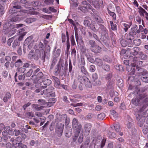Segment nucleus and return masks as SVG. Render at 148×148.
I'll use <instances>...</instances> for the list:
<instances>
[{"mask_svg": "<svg viewBox=\"0 0 148 148\" xmlns=\"http://www.w3.org/2000/svg\"><path fill=\"white\" fill-rule=\"evenodd\" d=\"M143 103L144 105L143 106L136 114V119L138 121V125L140 127L143 126L145 121V118L147 117V118L146 122L148 124V109L145 112H143L144 110L148 106V98H146Z\"/></svg>", "mask_w": 148, "mask_h": 148, "instance_id": "f257e3e1", "label": "nucleus"}, {"mask_svg": "<svg viewBox=\"0 0 148 148\" xmlns=\"http://www.w3.org/2000/svg\"><path fill=\"white\" fill-rule=\"evenodd\" d=\"M110 117L112 120L115 121L117 119L118 115L115 110L113 109L110 110Z\"/></svg>", "mask_w": 148, "mask_h": 148, "instance_id": "a211bd4d", "label": "nucleus"}, {"mask_svg": "<svg viewBox=\"0 0 148 148\" xmlns=\"http://www.w3.org/2000/svg\"><path fill=\"white\" fill-rule=\"evenodd\" d=\"M89 27L94 32H95L96 30H97V26L96 23H95L94 21H91V24H90Z\"/></svg>", "mask_w": 148, "mask_h": 148, "instance_id": "a878e982", "label": "nucleus"}, {"mask_svg": "<svg viewBox=\"0 0 148 148\" xmlns=\"http://www.w3.org/2000/svg\"><path fill=\"white\" fill-rule=\"evenodd\" d=\"M88 44L90 46V49L92 48L96 45L95 42L91 40L89 41Z\"/></svg>", "mask_w": 148, "mask_h": 148, "instance_id": "79ce46f5", "label": "nucleus"}, {"mask_svg": "<svg viewBox=\"0 0 148 148\" xmlns=\"http://www.w3.org/2000/svg\"><path fill=\"white\" fill-rule=\"evenodd\" d=\"M127 50H129L132 55L135 56L138 54L140 51V49L138 47H135L132 49L128 48Z\"/></svg>", "mask_w": 148, "mask_h": 148, "instance_id": "2eb2a0df", "label": "nucleus"}, {"mask_svg": "<svg viewBox=\"0 0 148 148\" xmlns=\"http://www.w3.org/2000/svg\"><path fill=\"white\" fill-rule=\"evenodd\" d=\"M70 39L71 45L72 46H73L75 45H76L74 36L73 35H72L70 37Z\"/></svg>", "mask_w": 148, "mask_h": 148, "instance_id": "a18cd8bd", "label": "nucleus"}, {"mask_svg": "<svg viewBox=\"0 0 148 148\" xmlns=\"http://www.w3.org/2000/svg\"><path fill=\"white\" fill-rule=\"evenodd\" d=\"M106 115L103 113H101L98 115L97 118L100 120H103L105 117Z\"/></svg>", "mask_w": 148, "mask_h": 148, "instance_id": "37998d69", "label": "nucleus"}, {"mask_svg": "<svg viewBox=\"0 0 148 148\" xmlns=\"http://www.w3.org/2000/svg\"><path fill=\"white\" fill-rule=\"evenodd\" d=\"M108 13L109 15L112 16L113 21H115L116 20V16L115 13L112 12L108 9Z\"/></svg>", "mask_w": 148, "mask_h": 148, "instance_id": "c85d7f7f", "label": "nucleus"}, {"mask_svg": "<svg viewBox=\"0 0 148 148\" xmlns=\"http://www.w3.org/2000/svg\"><path fill=\"white\" fill-rule=\"evenodd\" d=\"M53 73L55 75H58L59 74H63L64 70L63 69H61L59 64H58L56 65V68L54 69Z\"/></svg>", "mask_w": 148, "mask_h": 148, "instance_id": "4468645a", "label": "nucleus"}, {"mask_svg": "<svg viewBox=\"0 0 148 148\" xmlns=\"http://www.w3.org/2000/svg\"><path fill=\"white\" fill-rule=\"evenodd\" d=\"M57 62V59L56 58L54 57L53 58L51 61V64H50L49 71H52L54 67L55 66Z\"/></svg>", "mask_w": 148, "mask_h": 148, "instance_id": "f3484780", "label": "nucleus"}, {"mask_svg": "<svg viewBox=\"0 0 148 148\" xmlns=\"http://www.w3.org/2000/svg\"><path fill=\"white\" fill-rule=\"evenodd\" d=\"M14 15L16 16H13L12 18L10 19V21L12 22H16L18 21L19 19V17H18L19 15L20 14V13H17L16 14V13H14Z\"/></svg>", "mask_w": 148, "mask_h": 148, "instance_id": "bb28decb", "label": "nucleus"}, {"mask_svg": "<svg viewBox=\"0 0 148 148\" xmlns=\"http://www.w3.org/2000/svg\"><path fill=\"white\" fill-rule=\"evenodd\" d=\"M15 66L16 67H18L21 66L23 65V62L20 60L19 59L15 62Z\"/></svg>", "mask_w": 148, "mask_h": 148, "instance_id": "4c0bfd02", "label": "nucleus"}, {"mask_svg": "<svg viewBox=\"0 0 148 148\" xmlns=\"http://www.w3.org/2000/svg\"><path fill=\"white\" fill-rule=\"evenodd\" d=\"M77 82L82 85H84L88 88H91L92 84L89 79L85 76L79 75L77 77Z\"/></svg>", "mask_w": 148, "mask_h": 148, "instance_id": "20e7f679", "label": "nucleus"}, {"mask_svg": "<svg viewBox=\"0 0 148 148\" xmlns=\"http://www.w3.org/2000/svg\"><path fill=\"white\" fill-rule=\"evenodd\" d=\"M143 28L141 29L140 31V33L141 32V34H147L148 32V30L147 28H144L143 27Z\"/></svg>", "mask_w": 148, "mask_h": 148, "instance_id": "603ef678", "label": "nucleus"}, {"mask_svg": "<svg viewBox=\"0 0 148 148\" xmlns=\"http://www.w3.org/2000/svg\"><path fill=\"white\" fill-rule=\"evenodd\" d=\"M25 74H23V75H19L18 76V79L20 80H23L25 79Z\"/></svg>", "mask_w": 148, "mask_h": 148, "instance_id": "69168bd1", "label": "nucleus"}, {"mask_svg": "<svg viewBox=\"0 0 148 148\" xmlns=\"http://www.w3.org/2000/svg\"><path fill=\"white\" fill-rule=\"evenodd\" d=\"M141 43V40L138 38H136L133 41V44L136 46L140 45Z\"/></svg>", "mask_w": 148, "mask_h": 148, "instance_id": "f704fd0d", "label": "nucleus"}, {"mask_svg": "<svg viewBox=\"0 0 148 148\" xmlns=\"http://www.w3.org/2000/svg\"><path fill=\"white\" fill-rule=\"evenodd\" d=\"M11 98V95L10 92H7L3 98V101L5 102H7L8 99Z\"/></svg>", "mask_w": 148, "mask_h": 148, "instance_id": "cd10ccee", "label": "nucleus"}, {"mask_svg": "<svg viewBox=\"0 0 148 148\" xmlns=\"http://www.w3.org/2000/svg\"><path fill=\"white\" fill-rule=\"evenodd\" d=\"M40 56V53L38 49L36 50L34 52V50H32L29 52L28 57L30 59H34L35 60H37Z\"/></svg>", "mask_w": 148, "mask_h": 148, "instance_id": "0eeeda50", "label": "nucleus"}, {"mask_svg": "<svg viewBox=\"0 0 148 148\" xmlns=\"http://www.w3.org/2000/svg\"><path fill=\"white\" fill-rule=\"evenodd\" d=\"M17 70L18 72L21 73H23L25 71L26 69L23 67L18 68Z\"/></svg>", "mask_w": 148, "mask_h": 148, "instance_id": "6e6d98bb", "label": "nucleus"}, {"mask_svg": "<svg viewBox=\"0 0 148 148\" xmlns=\"http://www.w3.org/2000/svg\"><path fill=\"white\" fill-rule=\"evenodd\" d=\"M102 68L104 70L106 71H109L110 69V66L108 65H104L103 66Z\"/></svg>", "mask_w": 148, "mask_h": 148, "instance_id": "4d7b16f0", "label": "nucleus"}, {"mask_svg": "<svg viewBox=\"0 0 148 148\" xmlns=\"http://www.w3.org/2000/svg\"><path fill=\"white\" fill-rule=\"evenodd\" d=\"M139 58L134 57L133 59V63L131 64V65H129L127 67V71H131L130 73L132 75H134L135 73L136 66L137 67H140L142 66L143 62L139 60Z\"/></svg>", "mask_w": 148, "mask_h": 148, "instance_id": "7ed1b4c3", "label": "nucleus"}, {"mask_svg": "<svg viewBox=\"0 0 148 148\" xmlns=\"http://www.w3.org/2000/svg\"><path fill=\"white\" fill-rule=\"evenodd\" d=\"M110 23L111 26V28L112 30L116 31L117 29V26L116 24H114L112 21H110Z\"/></svg>", "mask_w": 148, "mask_h": 148, "instance_id": "473e14b6", "label": "nucleus"}, {"mask_svg": "<svg viewBox=\"0 0 148 148\" xmlns=\"http://www.w3.org/2000/svg\"><path fill=\"white\" fill-rule=\"evenodd\" d=\"M91 50L93 52L99 53L101 51V48L98 45H96L92 48H91Z\"/></svg>", "mask_w": 148, "mask_h": 148, "instance_id": "412c9836", "label": "nucleus"}, {"mask_svg": "<svg viewBox=\"0 0 148 148\" xmlns=\"http://www.w3.org/2000/svg\"><path fill=\"white\" fill-rule=\"evenodd\" d=\"M64 125L61 124H58L56 127V132L58 137L61 136L62 134Z\"/></svg>", "mask_w": 148, "mask_h": 148, "instance_id": "9d476101", "label": "nucleus"}, {"mask_svg": "<svg viewBox=\"0 0 148 148\" xmlns=\"http://www.w3.org/2000/svg\"><path fill=\"white\" fill-rule=\"evenodd\" d=\"M93 18L94 20L97 23H103V20L99 16V14L96 15H92Z\"/></svg>", "mask_w": 148, "mask_h": 148, "instance_id": "6ab92c4d", "label": "nucleus"}, {"mask_svg": "<svg viewBox=\"0 0 148 148\" xmlns=\"http://www.w3.org/2000/svg\"><path fill=\"white\" fill-rule=\"evenodd\" d=\"M54 88L51 86H50L44 90L43 91L40 92V94L43 95V94L46 95L48 97H55V94L54 91Z\"/></svg>", "mask_w": 148, "mask_h": 148, "instance_id": "423d86ee", "label": "nucleus"}, {"mask_svg": "<svg viewBox=\"0 0 148 148\" xmlns=\"http://www.w3.org/2000/svg\"><path fill=\"white\" fill-rule=\"evenodd\" d=\"M38 47L40 50L42 52H43L44 51L45 47L43 44L41 42L39 43L38 44Z\"/></svg>", "mask_w": 148, "mask_h": 148, "instance_id": "49530a36", "label": "nucleus"}, {"mask_svg": "<svg viewBox=\"0 0 148 148\" xmlns=\"http://www.w3.org/2000/svg\"><path fill=\"white\" fill-rule=\"evenodd\" d=\"M81 130V129H78L75 130V132H74V134L73 136H76L78 138L79 134Z\"/></svg>", "mask_w": 148, "mask_h": 148, "instance_id": "3c124183", "label": "nucleus"}, {"mask_svg": "<svg viewBox=\"0 0 148 148\" xmlns=\"http://www.w3.org/2000/svg\"><path fill=\"white\" fill-rule=\"evenodd\" d=\"M84 138V136L83 134H80L78 140V143L80 144L83 141Z\"/></svg>", "mask_w": 148, "mask_h": 148, "instance_id": "13d9d810", "label": "nucleus"}, {"mask_svg": "<svg viewBox=\"0 0 148 148\" xmlns=\"http://www.w3.org/2000/svg\"><path fill=\"white\" fill-rule=\"evenodd\" d=\"M123 30L125 32H126L128 31L129 29L130 28V25H129L128 24L126 23H123Z\"/></svg>", "mask_w": 148, "mask_h": 148, "instance_id": "ea45409f", "label": "nucleus"}, {"mask_svg": "<svg viewBox=\"0 0 148 148\" xmlns=\"http://www.w3.org/2000/svg\"><path fill=\"white\" fill-rule=\"evenodd\" d=\"M40 70V69L38 68H37L36 70L34 71L32 69H30L29 71L26 73V76L27 77H30L33 73V75L32 76V77H33L34 76H36L35 74L38 72Z\"/></svg>", "mask_w": 148, "mask_h": 148, "instance_id": "dca6fc26", "label": "nucleus"}, {"mask_svg": "<svg viewBox=\"0 0 148 148\" xmlns=\"http://www.w3.org/2000/svg\"><path fill=\"white\" fill-rule=\"evenodd\" d=\"M43 82V83L45 85H49L51 84V81L48 79H45L43 80V81H42Z\"/></svg>", "mask_w": 148, "mask_h": 148, "instance_id": "a19ab883", "label": "nucleus"}, {"mask_svg": "<svg viewBox=\"0 0 148 148\" xmlns=\"http://www.w3.org/2000/svg\"><path fill=\"white\" fill-rule=\"evenodd\" d=\"M20 42L17 40H14L12 44V47L14 49H16V47L18 48L20 46Z\"/></svg>", "mask_w": 148, "mask_h": 148, "instance_id": "2f4dec72", "label": "nucleus"}, {"mask_svg": "<svg viewBox=\"0 0 148 148\" xmlns=\"http://www.w3.org/2000/svg\"><path fill=\"white\" fill-rule=\"evenodd\" d=\"M146 90V89L145 87L139 89L136 88L135 91L133 93L137 94V95L136 97H134L132 99V103L136 106H140L142 105V107L144 105L143 103L145 101L146 99L148 98L146 97L144 99L147 95L146 93H144Z\"/></svg>", "mask_w": 148, "mask_h": 148, "instance_id": "f03ea898", "label": "nucleus"}, {"mask_svg": "<svg viewBox=\"0 0 148 148\" xmlns=\"http://www.w3.org/2000/svg\"><path fill=\"white\" fill-rule=\"evenodd\" d=\"M72 128L74 130L81 129L82 126L79 124L78 120L76 118H74L72 120Z\"/></svg>", "mask_w": 148, "mask_h": 148, "instance_id": "f8f14e48", "label": "nucleus"}, {"mask_svg": "<svg viewBox=\"0 0 148 148\" xmlns=\"http://www.w3.org/2000/svg\"><path fill=\"white\" fill-rule=\"evenodd\" d=\"M143 28V26L141 25H139V29H138L137 25L136 24L133 25L131 27L129 32L131 33L134 36L137 34H139L140 33V31Z\"/></svg>", "mask_w": 148, "mask_h": 148, "instance_id": "6e6552de", "label": "nucleus"}, {"mask_svg": "<svg viewBox=\"0 0 148 148\" xmlns=\"http://www.w3.org/2000/svg\"><path fill=\"white\" fill-rule=\"evenodd\" d=\"M33 107L37 110H40L44 108L43 106H40L37 104H33Z\"/></svg>", "mask_w": 148, "mask_h": 148, "instance_id": "e433bc0d", "label": "nucleus"}, {"mask_svg": "<svg viewBox=\"0 0 148 148\" xmlns=\"http://www.w3.org/2000/svg\"><path fill=\"white\" fill-rule=\"evenodd\" d=\"M62 42L64 43H65L66 40V36L65 34L64 33L62 34Z\"/></svg>", "mask_w": 148, "mask_h": 148, "instance_id": "680f3d73", "label": "nucleus"}, {"mask_svg": "<svg viewBox=\"0 0 148 148\" xmlns=\"http://www.w3.org/2000/svg\"><path fill=\"white\" fill-rule=\"evenodd\" d=\"M66 50L67 51H69L70 48V44L69 40H66Z\"/></svg>", "mask_w": 148, "mask_h": 148, "instance_id": "bf43d9fd", "label": "nucleus"}, {"mask_svg": "<svg viewBox=\"0 0 148 148\" xmlns=\"http://www.w3.org/2000/svg\"><path fill=\"white\" fill-rule=\"evenodd\" d=\"M120 43L122 47H125L127 46V42L125 40H122L120 41Z\"/></svg>", "mask_w": 148, "mask_h": 148, "instance_id": "052dcab7", "label": "nucleus"}, {"mask_svg": "<svg viewBox=\"0 0 148 148\" xmlns=\"http://www.w3.org/2000/svg\"><path fill=\"white\" fill-rule=\"evenodd\" d=\"M52 78L54 81V85L55 87L58 88H60L61 84L59 79L57 77L54 76L52 77Z\"/></svg>", "mask_w": 148, "mask_h": 148, "instance_id": "5701e85b", "label": "nucleus"}, {"mask_svg": "<svg viewBox=\"0 0 148 148\" xmlns=\"http://www.w3.org/2000/svg\"><path fill=\"white\" fill-rule=\"evenodd\" d=\"M92 5L97 9L98 10L101 8L103 7V3L102 0H97L93 1Z\"/></svg>", "mask_w": 148, "mask_h": 148, "instance_id": "1a4fd4ad", "label": "nucleus"}, {"mask_svg": "<svg viewBox=\"0 0 148 148\" xmlns=\"http://www.w3.org/2000/svg\"><path fill=\"white\" fill-rule=\"evenodd\" d=\"M125 37L127 40H130L131 42L132 40L134 39L135 38L134 35L130 32L128 33H126L125 34Z\"/></svg>", "mask_w": 148, "mask_h": 148, "instance_id": "4be33fe9", "label": "nucleus"}, {"mask_svg": "<svg viewBox=\"0 0 148 148\" xmlns=\"http://www.w3.org/2000/svg\"><path fill=\"white\" fill-rule=\"evenodd\" d=\"M32 37L29 36L27 37L25 40L24 42V45L25 44L28 45L31 41Z\"/></svg>", "mask_w": 148, "mask_h": 148, "instance_id": "de8ad7c7", "label": "nucleus"}, {"mask_svg": "<svg viewBox=\"0 0 148 148\" xmlns=\"http://www.w3.org/2000/svg\"><path fill=\"white\" fill-rule=\"evenodd\" d=\"M61 51L60 49H58L56 52L54 53V55L56 58H57L59 56L60 53Z\"/></svg>", "mask_w": 148, "mask_h": 148, "instance_id": "864d4df0", "label": "nucleus"}, {"mask_svg": "<svg viewBox=\"0 0 148 148\" xmlns=\"http://www.w3.org/2000/svg\"><path fill=\"white\" fill-rule=\"evenodd\" d=\"M106 140V138H103L102 139V141H101V148L103 147L104 146Z\"/></svg>", "mask_w": 148, "mask_h": 148, "instance_id": "e2e57ef3", "label": "nucleus"}, {"mask_svg": "<svg viewBox=\"0 0 148 148\" xmlns=\"http://www.w3.org/2000/svg\"><path fill=\"white\" fill-rule=\"evenodd\" d=\"M95 62L96 64L99 66H101L103 65V61L102 59L99 58H96L95 59Z\"/></svg>", "mask_w": 148, "mask_h": 148, "instance_id": "7c9ffc66", "label": "nucleus"}, {"mask_svg": "<svg viewBox=\"0 0 148 148\" xmlns=\"http://www.w3.org/2000/svg\"><path fill=\"white\" fill-rule=\"evenodd\" d=\"M78 9L84 12H85L87 11L86 8V7L79 6Z\"/></svg>", "mask_w": 148, "mask_h": 148, "instance_id": "8fccbe9b", "label": "nucleus"}, {"mask_svg": "<svg viewBox=\"0 0 148 148\" xmlns=\"http://www.w3.org/2000/svg\"><path fill=\"white\" fill-rule=\"evenodd\" d=\"M84 24L86 27H89L90 23L89 21L88 20H85L84 21Z\"/></svg>", "mask_w": 148, "mask_h": 148, "instance_id": "0e129e2a", "label": "nucleus"}, {"mask_svg": "<svg viewBox=\"0 0 148 148\" xmlns=\"http://www.w3.org/2000/svg\"><path fill=\"white\" fill-rule=\"evenodd\" d=\"M16 3L17 2L16 1H14L13 4L14 5H15L13 6V8L11 10H10L9 12H10V13L12 14H14V13H16V14H17V13H20L21 12L24 13H29V11L28 10H21V12H17L15 10V9H20L21 8V7L20 5H18V4L16 5Z\"/></svg>", "mask_w": 148, "mask_h": 148, "instance_id": "39448f33", "label": "nucleus"}, {"mask_svg": "<svg viewBox=\"0 0 148 148\" xmlns=\"http://www.w3.org/2000/svg\"><path fill=\"white\" fill-rule=\"evenodd\" d=\"M139 55L140 58L141 60H146L147 58V55L145 54L142 52H140Z\"/></svg>", "mask_w": 148, "mask_h": 148, "instance_id": "c9c22d12", "label": "nucleus"}, {"mask_svg": "<svg viewBox=\"0 0 148 148\" xmlns=\"http://www.w3.org/2000/svg\"><path fill=\"white\" fill-rule=\"evenodd\" d=\"M47 78V76L43 74V73L41 72L38 73L36 75V79L37 81L41 80V81H43V80Z\"/></svg>", "mask_w": 148, "mask_h": 148, "instance_id": "ddd939ff", "label": "nucleus"}, {"mask_svg": "<svg viewBox=\"0 0 148 148\" xmlns=\"http://www.w3.org/2000/svg\"><path fill=\"white\" fill-rule=\"evenodd\" d=\"M92 125L89 123H87L84 125V128L87 135H88L91 129Z\"/></svg>", "mask_w": 148, "mask_h": 148, "instance_id": "aec40b11", "label": "nucleus"}, {"mask_svg": "<svg viewBox=\"0 0 148 148\" xmlns=\"http://www.w3.org/2000/svg\"><path fill=\"white\" fill-rule=\"evenodd\" d=\"M18 146L20 148H27V146L26 145L23 144L22 143H18Z\"/></svg>", "mask_w": 148, "mask_h": 148, "instance_id": "774afa93", "label": "nucleus"}, {"mask_svg": "<svg viewBox=\"0 0 148 148\" xmlns=\"http://www.w3.org/2000/svg\"><path fill=\"white\" fill-rule=\"evenodd\" d=\"M138 12L140 16H141L144 17L145 15L147 13L145 10L141 6H139L138 8Z\"/></svg>", "mask_w": 148, "mask_h": 148, "instance_id": "393cba45", "label": "nucleus"}, {"mask_svg": "<svg viewBox=\"0 0 148 148\" xmlns=\"http://www.w3.org/2000/svg\"><path fill=\"white\" fill-rule=\"evenodd\" d=\"M117 14H121L122 13L121 10L119 6H115Z\"/></svg>", "mask_w": 148, "mask_h": 148, "instance_id": "09e8293b", "label": "nucleus"}, {"mask_svg": "<svg viewBox=\"0 0 148 148\" xmlns=\"http://www.w3.org/2000/svg\"><path fill=\"white\" fill-rule=\"evenodd\" d=\"M36 18H28L25 20V22L28 24H30L36 21Z\"/></svg>", "mask_w": 148, "mask_h": 148, "instance_id": "c756f323", "label": "nucleus"}, {"mask_svg": "<svg viewBox=\"0 0 148 148\" xmlns=\"http://www.w3.org/2000/svg\"><path fill=\"white\" fill-rule=\"evenodd\" d=\"M99 32L101 35L107 38L108 36V30L103 25H101L99 28Z\"/></svg>", "mask_w": 148, "mask_h": 148, "instance_id": "9b49d317", "label": "nucleus"}, {"mask_svg": "<svg viewBox=\"0 0 148 148\" xmlns=\"http://www.w3.org/2000/svg\"><path fill=\"white\" fill-rule=\"evenodd\" d=\"M113 127L115 130L117 132H119L121 130L120 125L119 123H115L113 125Z\"/></svg>", "mask_w": 148, "mask_h": 148, "instance_id": "72a5a7b5", "label": "nucleus"}, {"mask_svg": "<svg viewBox=\"0 0 148 148\" xmlns=\"http://www.w3.org/2000/svg\"><path fill=\"white\" fill-rule=\"evenodd\" d=\"M81 70L82 73L84 75H87L88 74V72H87L86 68L84 66H81Z\"/></svg>", "mask_w": 148, "mask_h": 148, "instance_id": "c03bdc74", "label": "nucleus"}, {"mask_svg": "<svg viewBox=\"0 0 148 148\" xmlns=\"http://www.w3.org/2000/svg\"><path fill=\"white\" fill-rule=\"evenodd\" d=\"M115 67V69L119 71H124L123 67L121 65H116Z\"/></svg>", "mask_w": 148, "mask_h": 148, "instance_id": "58836bf2", "label": "nucleus"}, {"mask_svg": "<svg viewBox=\"0 0 148 148\" xmlns=\"http://www.w3.org/2000/svg\"><path fill=\"white\" fill-rule=\"evenodd\" d=\"M143 51L144 53L148 54V45H144Z\"/></svg>", "mask_w": 148, "mask_h": 148, "instance_id": "5fc2aeb1", "label": "nucleus"}, {"mask_svg": "<svg viewBox=\"0 0 148 148\" xmlns=\"http://www.w3.org/2000/svg\"><path fill=\"white\" fill-rule=\"evenodd\" d=\"M132 136H135L137 134L136 130L135 128H133L132 130Z\"/></svg>", "mask_w": 148, "mask_h": 148, "instance_id": "338daca9", "label": "nucleus"}, {"mask_svg": "<svg viewBox=\"0 0 148 148\" xmlns=\"http://www.w3.org/2000/svg\"><path fill=\"white\" fill-rule=\"evenodd\" d=\"M140 78L143 82L148 83V73L147 72L143 73Z\"/></svg>", "mask_w": 148, "mask_h": 148, "instance_id": "b1692460", "label": "nucleus"}]
</instances>
